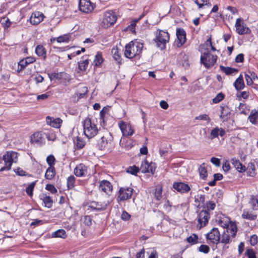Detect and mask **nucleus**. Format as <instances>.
I'll list each match as a JSON object with an SVG mask.
<instances>
[{
  "label": "nucleus",
  "mask_w": 258,
  "mask_h": 258,
  "mask_svg": "<svg viewBox=\"0 0 258 258\" xmlns=\"http://www.w3.org/2000/svg\"><path fill=\"white\" fill-rule=\"evenodd\" d=\"M217 55H213L210 52H208L202 53L200 59L205 68L209 69L214 65L217 61Z\"/></svg>",
  "instance_id": "423d86ee"
},
{
  "label": "nucleus",
  "mask_w": 258,
  "mask_h": 258,
  "mask_svg": "<svg viewBox=\"0 0 258 258\" xmlns=\"http://www.w3.org/2000/svg\"><path fill=\"white\" fill-rule=\"evenodd\" d=\"M46 122L50 126L59 128L62 124V120L60 118H54V117L48 116L46 118Z\"/></svg>",
  "instance_id": "6ab92c4d"
},
{
  "label": "nucleus",
  "mask_w": 258,
  "mask_h": 258,
  "mask_svg": "<svg viewBox=\"0 0 258 258\" xmlns=\"http://www.w3.org/2000/svg\"><path fill=\"white\" fill-rule=\"evenodd\" d=\"M103 61V59L102 58L101 53L100 52H98L95 56V58L93 61L95 66H99L102 63Z\"/></svg>",
  "instance_id": "a19ab883"
},
{
  "label": "nucleus",
  "mask_w": 258,
  "mask_h": 258,
  "mask_svg": "<svg viewBox=\"0 0 258 258\" xmlns=\"http://www.w3.org/2000/svg\"><path fill=\"white\" fill-rule=\"evenodd\" d=\"M55 169L54 166L49 167L45 172V177L48 180L52 179L55 175Z\"/></svg>",
  "instance_id": "cd10ccee"
},
{
  "label": "nucleus",
  "mask_w": 258,
  "mask_h": 258,
  "mask_svg": "<svg viewBox=\"0 0 258 258\" xmlns=\"http://www.w3.org/2000/svg\"><path fill=\"white\" fill-rule=\"evenodd\" d=\"M176 36L177 38V44L178 47H180L185 42V32L183 29H177Z\"/></svg>",
  "instance_id": "412c9836"
},
{
  "label": "nucleus",
  "mask_w": 258,
  "mask_h": 258,
  "mask_svg": "<svg viewBox=\"0 0 258 258\" xmlns=\"http://www.w3.org/2000/svg\"><path fill=\"white\" fill-rule=\"evenodd\" d=\"M199 250L201 252L207 253L209 252L210 248L208 245L203 244L199 247Z\"/></svg>",
  "instance_id": "e2e57ef3"
},
{
  "label": "nucleus",
  "mask_w": 258,
  "mask_h": 258,
  "mask_svg": "<svg viewBox=\"0 0 258 258\" xmlns=\"http://www.w3.org/2000/svg\"><path fill=\"white\" fill-rule=\"evenodd\" d=\"M173 188L181 194L186 193L190 189L187 184L182 182H174L173 184Z\"/></svg>",
  "instance_id": "dca6fc26"
},
{
  "label": "nucleus",
  "mask_w": 258,
  "mask_h": 258,
  "mask_svg": "<svg viewBox=\"0 0 258 258\" xmlns=\"http://www.w3.org/2000/svg\"><path fill=\"white\" fill-rule=\"evenodd\" d=\"M210 217V214L207 210L201 211L198 214L197 227L199 229L205 227L208 223Z\"/></svg>",
  "instance_id": "0eeeda50"
},
{
  "label": "nucleus",
  "mask_w": 258,
  "mask_h": 258,
  "mask_svg": "<svg viewBox=\"0 0 258 258\" xmlns=\"http://www.w3.org/2000/svg\"><path fill=\"white\" fill-rule=\"evenodd\" d=\"M250 204L253 210H258V198L252 196L250 200Z\"/></svg>",
  "instance_id": "a18cd8bd"
},
{
  "label": "nucleus",
  "mask_w": 258,
  "mask_h": 258,
  "mask_svg": "<svg viewBox=\"0 0 258 258\" xmlns=\"http://www.w3.org/2000/svg\"><path fill=\"white\" fill-rule=\"evenodd\" d=\"M187 242L190 244H195L198 242V236L195 234H192L186 238Z\"/></svg>",
  "instance_id": "864d4df0"
},
{
  "label": "nucleus",
  "mask_w": 258,
  "mask_h": 258,
  "mask_svg": "<svg viewBox=\"0 0 258 258\" xmlns=\"http://www.w3.org/2000/svg\"><path fill=\"white\" fill-rule=\"evenodd\" d=\"M71 76L69 74L62 72L61 79L60 80V83L65 86H68L71 81Z\"/></svg>",
  "instance_id": "f704fd0d"
},
{
  "label": "nucleus",
  "mask_w": 258,
  "mask_h": 258,
  "mask_svg": "<svg viewBox=\"0 0 258 258\" xmlns=\"http://www.w3.org/2000/svg\"><path fill=\"white\" fill-rule=\"evenodd\" d=\"M139 167H137L135 165L130 166L126 169V172L128 173H130L132 175H137V174L139 171Z\"/></svg>",
  "instance_id": "603ef678"
},
{
  "label": "nucleus",
  "mask_w": 258,
  "mask_h": 258,
  "mask_svg": "<svg viewBox=\"0 0 258 258\" xmlns=\"http://www.w3.org/2000/svg\"><path fill=\"white\" fill-rule=\"evenodd\" d=\"M156 37L154 39L158 47L161 50L166 48V44L169 40V35L166 31L158 30L156 32Z\"/></svg>",
  "instance_id": "20e7f679"
},
{
  "label": "nucleus",
  "mask_w": 258,
  "mask_h": 258,
  "mask_svg": "<svg viewBox=\"0 0 258 258\" xmlns=\"http://www.w3.org/2000/svg\"><path fill=\"white\" fill-rule=\"evenodd\" d=\"M44 14L38 11L33 12L30 18V22L32 25H36L40 23L44 19Z\"/></svg>",
  "instance_id": "4468645a"
},
{
  "label": "nucleus",
  "mask_w": 258,
  "mask_h": 258,
  "mask_svg": "<svg viewBox=\"0 0 258 258\" xmlns=\"http://www.w3.org/2000/svg\"><path fill=\"white\" fill-rule=\"evenodd\" d=\"M230 237L231 235L224 230L221 238V242L225 244L229 243Z\"/></svg>",
  "instance_id": "de8ad7c7"
},
{
  "label": "nucleus",
  "mask_w": 258,
  "mask_h": 258,
  "mask_svg": "<svg viewBox=\"0 0 258 258\" xmlns=\"http://www.w3.org/2000/svg\"><path fill=\"white\" fill-rule=\"evenodd\" d=\"M219 136V127H216L212 130L210 133V137L211 139L218 138Z\"/></svg>",
  "instance_id": "13d9d810"
},
{
  "label": "nucleus",
  "mask_w": 258,
  "mask_h": 258,
  "mask_svg": "<svg viewBox=\"0 0 258 258\" xmlns=\"http://www.w3.org/2000/svg\"><path fill=\"white\" fill-rule=\"evenodd\" d=\"M35 52L38 56L43 57L44 59L46 57V51L42 45H38L36 46Z\"/></svg>",
  "instance_id": "2f4dec72"
},
{
  "label": "nucleus",
  "mask_w": 258,
  "mask_h": 258,
  "mask_svg": "<svg viewBox=\"0 0 258 258\" xmlns=\"http://www.w3.org/2000/svg\"><path fill=\"white\" fill-rule=\"evenodd\" d=\"M106 204L102 205L96 202L93 201L90 203L89 207L94 210L102 211L105 210L106 208Z\"/></svg>",
  "instance_id": "c85d7f7f"
},
{
  "label": "nucleus",
  "mask_w": 258,
  "mask_h": 258,
  "mask_svg": "<svg viewBox=\"0 0 258 258\" xmlns=\"http://www.w3.org/2000/svg\"><path fill=\"white\" fill-rule=\"evenodd\" d=\"M35 61V58L31 56L27 57L25 59L21 60L18 63L19 67H21L20 71L24 70L28 64L32 63Z\"/></svg>",
  "instance_id": "4be33fe9"
},
{
  "label": "nucleus",
  "mask_w": 258,
  "mask_h": 258,
  "mask_svg": "<svg viewBox=\"0 0 258 258\" xmlns=\"http://www.w3.org/2000/svg\"><path fill=\"white\" fill-rule=\"evenodd\" d=\"M207 209V211L213 210L216 207V204L213 201H209L206 204Z\"/></svg>",
  "instance_id": "680f3d73"
},
{
  "label": "nucleus",
  "mask_w": 258,
  "mask_h": 258,
  "mask_svg": "<svg viewBox=\"0 0 258 258\" xmlns=\"http://www.w3.org/2000/svg\"><path fill=\"white\" fill-rule=\"evenodd\" d=\"M133 189L131 187H121L119 190L118 199L119 201H125L131 198Z\"/></svg>",
  "instance_id": "f8f14e48"
},
{
  "label": "nucleus",
  "mask_w": 258,
  "mask_h": 258,
  "mask_svg": "<svg viewBox=\"0 0 258 258\" xmlns=\"http://www.w3.org/2000/svg\"><path fill=\"white\" fill-rule=\"evenodd\" d=\"M224 98V95L222 93H219L213 100V103L216 104L220 102Z\"/></svg>",
  "instance_id": "5fc2aeb1"
},
{
  "label": "nucleus",
  "mask_w": 258,
  "mask_h": 258,
  "mask_svg": "<svg viewBox=\"0 0 258 258\" xmlns=\"http://www.w3.org/2000/svg\"><path fill=\"white\" fill-rule=\"evenodd\" d=\"M113 58L118 63H121V56L117 48H113L111 50Z\"/></svg>",
  "instance_id": "c03bdc74"
},
{
  "label": "nucleus",
  "mask_w": 258,
  "mask_h": 258,
  "mask_svg": "<svg viewBox=\"0 0 258 258\" xmlns=\"http://www.w3.org/2000/svg\"><path fill=\"white\" fill-rule=\"evenodd\" d=\"M245 254L247 256V258H256L255 252L251 248L247 249Z\"/></svg>",
  "instance_id": "6e6d98bb"
},
{
  "label": "nucleus",
  "mask_w": 258,
  "mask_h": 258,
  "mask_svg": "<svg viewBox=\"0 0 258 258\" xmlns=\"http://www.w3.org/2000/svg\"><path fill=\"white\" fill-rule=\"evenodd\" d=\"M74 172L78 177L85 176L87 174V167L83 164H80L76 167Z\"/></svg>",
  "instance_id": "aec40b11"
},
{
  "label": "nucleus",
  "mask_w": 258,
  "mask_h": 258,
  "mask_svg": "<svg viewBox=\"0 0 258 258\" xmlns=\"http://www.w3.org/2000/svg\"><path fill=\"white\" fill-rule=\"evenodd\" d=\"M220 68L221 70L225 73L227 75H231L237 72L236 69L230 67H225L224 66H220Z\"/></svg>",
  "instance_id": "58836bf2"
},
{
  "label": "nucleus",
  "mask_w": 258,
  "mask_h": 258,
  "mask_svg": "<svg viewBox=\"0 0 258 258\" xmlns=\"http://www.w3.org/2000/svg\"><path fill=\"white\" fill-rule=\"evenodd\" d=\"M84 135L89 139L94 138L98 132L96 123L90 118H86L83 121Z\"/></svg>",
  "instance_id": "f03ea898"
},
{
  "label": "nucleus",
  "mask_w": 258,
  "mask_h": 258,
  "mask_svg": "<svg viewBox=\"0 0 258 258\" xmlns=\"http://www.w3.org/2000/svg\"><path fill=\"white\" fill-rule=\"evenodd\" d=\"M18 158V154L14 151H8L5 154L3 159L5 162V166L1 168V171L5 170H9L11 169V167L13 162H17Z\"/></svg>",
  "instance_id": "7ed1b4c3"
},
{
  "label": "nucleus",
  "mask_w": 258,
  "mask_h": 258,
  "mask_svg": "<svg viewBox=\"0 0 258 258\" xmlns=\"http://www.w3.org/2000/svg\"><path fill=\"white\" fill-rule=\"evenodd\" d=\"M156 168V164L153 162L149 163L146 160L142 162L140 170L142 173H154Z\"/></svg>",
  "instance_id": "9b49d317"
},
{
  "label": "nucleus",
  "mask_w": 258,
  "mask_h": 258,
  "mask_svg": "<svg viewBox=\"0 0 258 258\" xmlns=\"http://www.w3.org/2000/svg\"><path fill=\"white\" fill-rule=\"evenodd\" d=\"M143 47V43L137 40L132 41L125 46L124 55L127 58H132L141 53Z\"/></svg>",
  "instance_id": "f257e3e1"
},
{
  "label": "nucleus",
  "mask_w": 258,
  "mask_h": 258,
  "mask_svg": "<svg viewBox=\"0 0 258 258\" xmlns=\"http://www.w3.org/2000/svg\"><path fill=\"white\" fill-rule=\"evenodd\" d=\"M84 223L88 226H90L92 224V219L89 216H85L83 219Z\"/></svg>",
  "instance_id": "69168bd1"
},
{
  "label": "nucleus",
  "mask_w": 258,
  "mask_h": 258,
  "mask_svg": "<svg viewBox=\"0 0 258 258\" xmlns=\"http://www.w3.org/2000/svg\"><path fill=\"white\" fill-rule=\"evenodd\" d=\"M195 119H197V120H207V121L210 120V118L209 117V116L206 114H201L198 116H196Z\"/></svg>",
  "instance_id": "338daca9"
},
{
  "label": "nucleus",
  "mask_w": 258,
  "mask_h": 258,
  "mask_svg": "<svg viewBox=\"0 0 258 258\" xmlns=\"http://www.w3.org/2000/svg\"><path fill=\"white\" fill-rule=\"evenodd\" d=\"M113 137L109 133H106L102 136L98 141V145L101 150H104L109 147L112 141Z\"/></svg>",
  "instance_id": "9d476101"
},
{
  "label": "nucleus",
  "mask_w": 258,
  "mask_h": 258,
  "mask_svg": "<svg viewBox=\"0 0 258 258\" xmlns=\"http://www.w3.org/2000/svg\"><path fill=\"white\" fill-rule=\"evenodd\" d=\"M118 125L124 137L132 136L135 133L134 127L130 123L121 121Z\"/></svg>",
  "instance_id": "6e6552de"
},
{
  "label": "nucleus",
  "mask_w": 258,
  "mask_h": 258,
  "mask_svg": "<svg viewBox=\"0 0 258 258\" xmlns=\"http://www.w3.org/2000/svg\"><path fill=\"white\" fill-rule=\"evenodd\" d=\"M70 38L71 36L69 34H64L57 37L56 41L59 43H67L70 40Z\"/></svg>",
  "instance_id": "8fccbe9b"
},
{
  "label": "nucleus",
  "mask_w": 258,
  "mask_h": 258,
  "mask_svg": "<svg viewBox=\"0 0 258 258\" xmlns=\"http://www.w3.org/2000/svg\"><path fill=\"white\" fill-rule=\"evenodd\" d=\"M164 209L167 212H170L172 210V205L169 200H167L163 205Z\"/></svg>",
  "instance_id": "bf43d9fd"
},
{
  "label": "nucleus",
  "mask_w": 258,
  "mask_h": 258,
  "mask_svg": "<svg viewBox=\"0 0 258 258\" xmlns=\"http://www.w3.org/2000/svg\"><path fill=\"white\" fill-rule=\"evenodd\" d=\"M221 114L220 117L221 119H225L228 118L230 115V111L227 106H221Z\"/></svg>",
  "instance_id": "7c9ffc66"
},
{
  "label": "nucleus",
  "mask_w": 258,
  "mask_h": 258,
  "mask_svg": "<svg viewBox=\"0 0 258 258\" xmlns=\"http://www.w3.org/2000/svg\"><path fill=\"white\" fill-rule=\"evenodd\" d=\"M51 236L54 238H66L67 236L66 231L64 229H58L52 233Z\"/></svg>",
  "instance_id": "473e14b6"
},
{
  "label": "nucleus",
  "mask_w": 258,
  "mask_h": 258,
  "mask_svg": "<svg viewBox=\"0 0 258 258\" xmlns=\"http://www.w3.org/2000/svg\"><path fill=\"white\" fill-rule=\"evenodd\" d=\"M247 174L250 176H254L255 175V166L254 163L250 162L248 164L247 167Z\"/></svg>",
  "instance_id": "37998d69"
},
{
  "label": "nucleus",
  "mask_w": 258,
  "mask_h": 258,
  "mask_svg": "<svg viewBox=\"0 0 258 258\" xmlns=\"http://www.w3.org/2000/svg\"><path fill=\"white\" fill-rule=\"evenodd\" d=\"M162 188L161 186L158 185L157 186L154 192V197L155 199L158 200L160 201L162 197Z\"/></svg>",
  "instance_id": "79ce46f5"
},
{
  "label": "nucleus",
  "mask_w": 258,
  "mask_h": 258,
  "mask_svg": "<svg viewBox=\"0 0 258 258\" xmlns=\"http://www.w3.org/2000/svg\"><path fill=\"white\" fill-rule=\"evenodd\" d=\"M76 145L78 148L82 149L85 146V142L80 138H77L76 140Z\"/></svg>",
  "instance_id": "0e129e2a"
},
{
  "label": "nucleus",
  "mask_w": 258,
  "mask_h": 258,
  "mask_svg": "<svg viewBox=\"0 0 258 258\" xmlns=\"http://www.w3.org/2000/svg\"><path fill=\"white\" fill-rule=\"evenodd\" d=\"M37 181H33L31 182L28 187L26 188V191L28 196L30 197H32L33 195V191L34 188V187L36 184Z\"/></svg>",
  "instance_id": "09e8293b"
},
{
  "label": "nucleus",
  "mask_w": 258,
  "mask_h": 258,
  "mask_svg": "<svg viewBox=\"0 0 258 258\" xmlns=\"http://www.w3.org/2000/svg\"><path fill=\"white\" fill-rule=\"evenodd\" d=\"M78 68L81 71H85L88 67L89 59L87 56H83L78 62Z\"/></svg>",
  "instance_id": "393cba45"
},
{
  "label": "nucleus",
  "mask_w": 258,
  "mask_h": 258,
  "mask_svg": "<svg viewBox=\"0 0 258 258\" xmlns=\"http://www.w3.org/2000/svg\"><path fill=\"white\" fill-rule=\"evenodd\" d=\"M231 222L228 217H223L219 220V224L222 227L226 229Z\"/></svg>",
  "instance_id": "4c0bfd02"
},
{
  "label": "nucleus",
  "mask_w": 258,
  "mask_h": 258,
  "mask_svg": "<svg viewBox=\"0 0 258 258\" xmlns=\"http://www.w3.org/2000/svg\"><path fill=\"white\" fill-rule=\"evenodd\" d=\"M45 189L48 191H50L52 194H55L57 192V190L55 187L51 184H47L46 185Z\"/></svg>",
  "instance_id": "052dcab7"
},
{
  "label": "nucleus",
  "mask_w": 258,
  "mask_h": 258,
  "mask_svg": "<svg viewBox=\"0 0 258 258\" xmlns=\"http://www.w3.org/2000/svg\"><path fill=\"white\" fill-rule=\"evenodd\" d=\"M234 86L237 90H241L244 87V83L242 77L239 76L235 81Z\"/></svg>",
  "instance_id": "72a5a7b5"
},
{
  "label": "nucleus",
  "mask_w": 258,
  "mask_h": 258,
  "mask_svg": "<svg viewBox=\"0 0 258 258\" xmlns=\"http://www.w3.org/2000/svg\"><path fill=\"white\" fill-rule=\"evenodd\" d=\"M135 141L133 140L128 141L125 144H123L121 140L120 141V145L127 150L131 149L135 145Z\"/></svg>",
  "instance_id": "ea45409f"
},
{
  "label": "nucleus",
  "mask_w": 258,
  "mask_h": 258,
  "mask_svg": "<svg viewBox=\"0 0 258 258\" xmlns=\"http://www.w3.org/2000/svg\"><path fill=\"white\" fill-rule=\"evenodd\" d=\"M117 20V16L112 11H108L104 13L101 26L105 28L113 25Z\"/></svg>",
  "instance_id": "39448f33"
},
{
  "label": "nucleus",
  "mask_w": 258,
  "mask_h": 258,
  "mask_svg": "<svg viewBox=\"0 0 258 258\" xmlns=\"http://www.w3.org/2000/svg\"><path fill=\"white\" fill-rule=\"evenodd\" d=\"M211 41V37H210L203 45L200 46V51L201 54L204 53V52H210V49L213 51L216 50V48L212 45Z\"/></svg>",
  "instance_id": "a211bd4d"
},
{
  "label": "nucleus",
  "mask_w": 258,
  "mask_h": 258,
  "mask_svg": "<svg viewBox=\"0 0 258 258\" xmlns=\"http://www.w3.org/2000/svg\"><path fill=\"white\" fill-rule=\"evenodd\" d=\"M207 238L210 240L212 242L217 243L220 240V233L218 229L213 228L210 232L207 234Z\"/></svg>",
  "instance_id": "2eb2a0df"
},
{
  "label": "nucleus",
  "mask_w": 258,
  "mask_h": 258,
  "mask_svg": "<svg viewBox=\"0 0 258 258\" xmlns=\"http://www.w3.org/2000/svg\"><path fill=\"white\" fill-rule=\"evenodd\" d=\"M258 119V111L257 109H253L251 111L250 114L248 116L249 121L253 124L257 123V120Z\"/></svg>",
  "instance_id": "bb28decb"
},
{
  "label": "nucleus",
  "mask_w": 258,
  "mask_h": 258,
  "mask_svg": "<svg viewBox=\"0 0 258 258\" xmlns=\"http://www.w3.org/2000/svg\"><path fill=\"white\" fill-rule=\"evenodd\" d=\"M249 95V93L248 92L246 91H242L240 92V93L237 95V97L241 98H242L244 99H247Z\"/></svg>",
  "instance_id": "774afa93"
},
{
  "label": "nucleus",
  "mask_w": 258,
  "mask_h": 258,
  "mask_svg": "<svg viewBox=\"0 0 258 258\" xmlns=\"http://www.w3.org/2000/svg\"><path fill=\"white\" fill-rule=\"evenodd\" d=\"M76 178L74 175L70 176L67 179V186L69 189H72L75 186Z\"/></svg>",
  "instance_id": "49530a36"
},
{
  "label": "nucleus",
  "mask_w": 258,
  "mask_h": 258,
  "mask_svg": "<svg viewBox=\"0 0 258 258\" xmlns=\"http://www.w3.org/2000/svg\"><path fill=\"white\" fill-rule=\"evenodd\" d=\"M42 134L40 132H36L31 137V142L33 144L40 145L43 143Z\"/></svg>",
  "instance_id": "b1692460"
},
{
  "label": "nucleus",
  "mask_w": 258,
  "mask_h": 258,
  "mask_svg": "<svg viewBox=\"0 0 258 258\" xmlns=\"http://www.w3.org/2000/svg\"><path fill=\"white\" fill-rule=\"evenodd\" d=\"M99 189L106 195H109L112 190V185L109 181L103 180L100 181Z\"/></svg>",
  "instance_id": "f3484780"
},
{
  "label": "nucleus",
  "mask_w": 258,
  "mask_h": 258,
  "mask_svg": "<svg viewBox=\"0 0 258 258\" xmlns=\"http://www.w3.org/2000/svg\"><path fill=\"white\" fill-rule=\"evenodd\" d=\"M44 204L46 207L50 208L52 206V200L50 197L46 195H43L41 198Z\"/></svg>",
  "instance_id": "e433bc0d"
},
{
  "label": "nucleus",
  "mask_w": 258,
  "mask_h": 258,
  "mask_svg": "<svg viewBox=\"0 0 258 258\" xmlns=\"http://www.w3.org/2000/svg\"><path fill=\"white\" fill-rule=\"evenodd\" d=\"M55 159L53 155H50L46 158V162L49 165V167L54 166L55 164Z\"/></svg>",
  "instance_id": "4d7b16f0"
},
{
  "label": "nucleus",
  "mask_w": 258,
  "mask_h": 258,
  "mask_svg": "<svg viewBox=\"0 0 258 258\" xmlns=\"http://www.w3.org/2000/svg\"><path fill=\"white\" fill-rule=\"evenodd\" d=\"M199 172L201 178L205 179L207 177V170L205 163H203L199 168Z\"/></svg>",
  "instance_id": "c9c22d12"
},
{
  "label": "nucleus",
  "mask_w": 258,
  "mask_h": 258,
  "mask_svg": "<svg viewBox=\"0 0 258 258\" xmlns=\"http://www.w3.org/2000/svg\"><path fill=\"white\" fill-rule=\"evenodd\" d=\"M79 8L81 11L88 13L93 10L94 5L90 0H80Z\"/></svg>",
  "instance_id": "ddd939ff"
},
{
  "label": "nucleus",
  "mask_w": 258,
  "mask_h": 258,
  "mask_svg": "<svg viewBox=\"0 0 258 258\" xmlns=\"http://www.w3.org/2000/svg\"><path fill=\"white\" fill-rule=\"evenodd\" d=\"M231 161L232 164L239 172L243 173L245 171V166L243 165L238 159L236 158H233L231 159Z\"/></svg>",
  "instance_id": "5701e85b"
},
{
  "label": "nucleus",
  "mask_w": 258,
  "mask_h": 258,
  "mask_svg": "<svg viewBox=\"0 0 258 258\" xmlns=\"http://www.w3.org/2000/svg\"><path fill=\"white\" fill-rule=\"evenodd\" d=\"M195 2L199 6V8H202L204 6H211V4L209 2V0H195Z\"/></svg>",
  "instance_id": "3c124183"
},
{
  "label": "nucleus",
  "mask_w": 258,
  "mask_h": 258,
  "mask_svg": "<svg viewBox=\"0 0 258 258\" xmlns=\"http://www.w3.org/2000/svg\"><path fill=\"white\" fill-rule=\"evenodd\" d=\"M231 235V237H234L237 233V226L235 223L231 222L228 226L224 230Z\"/></svg>",
  "instance_id": "a878e982"
},
{
  "label": "nucleus",
  "mask_w": 258,
  "mask_h": 258,
  "mask_svg": "<svg viewBox=\"0 0 258 258\" xmlns=\"http://www.w3.org/2000/svg\"><path fill=\"white\" fill-rule=\"evenodd\" d=\"M235 27L236 32L239 35L248 34L251 32L241 18L236 19Z\"/></svg>",
  "instance_id": "1a4fd4ad"
},
{
  "label": "nucleus",
  "mask_w": 258,
  "mask_h": 258,
  "mask_svg": "<svg viewBox=\"0 0 258 258\" xmlns=\"http://www.w3.org/2000/svg\"><path fill=\"white\" fill-rule=\"evenodd\" d=\"M241 217L242 218L245 219H247L249 220H254L256 218L257 216L256 215L254 214L252 212H249L247 210H244L241 215Z\"/></svg>",
  "instance_id": "c756f323"
}]
</instances>
